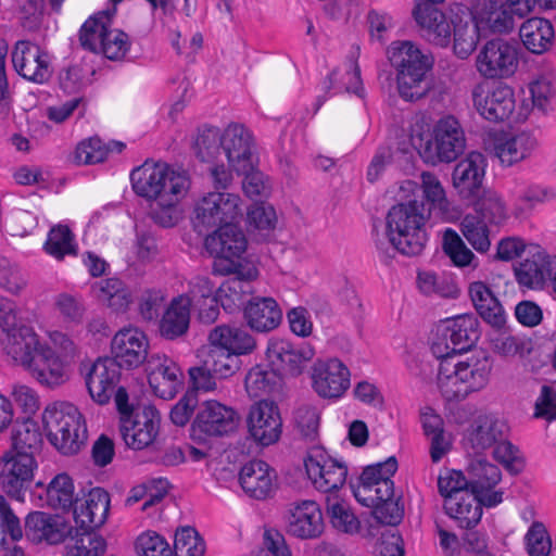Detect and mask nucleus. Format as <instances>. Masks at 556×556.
Here are the masks:
<instances>
[{
  "instance_id": "obj_4",
  "label": "nucleus",
  "mask_w": 556,
  "mask_h": 556,
  "mask_svg": "<svg viewBox=\"0 0 556 556\" xmlns=\"http://www.w3.org/2000/svg\"><path fill=\"white\" fill-rule=\"evenodd\" d=\"M391 64L396 68L397 90L405 101H417L427 96L430 85L426 79L433 60L412 41L393 42L389 50Z\"/></svg>"
},
{
  "instance_id": "obj_55",
  "label": "nucleus",
  "mask_w": 556,
  "mask_h": 556,
  "mask_svg": "<svg viewBox=\"0 0 556 556\" xmlns=\"http://www.w3.org/2000/svg\"><path fill=\"white\" fill-rule=\"evenodd\" d=\"M223 134L214 126H202L198 129L194 141V151L202 162L215 159L222 149Z\"/></svg>"
},
{
  "instance_id": "obj_13",
  "label": "nucleus",
  "mask_w": 556,
  "mask_h": 556,
  "mask_svg": "<svg viewBox=\"0 0 556 556\" xmlns=\"http://www.w3.org/2000/svg\"><path fill=\"white\" fill-rule=\"evenodd\" d=\"M161 427V415L152 405L137 407L134 414L119 418V432L125 444L135 451L151 446Z\"/></svg>"
},
{
  "instance_id": "obj_58",
  "label": "nucleus",
  "mask_w": 556,
  "mask_h": 556,
  "mask_svg": "<svg viewBox=\"0 0 556 556\" xmlns=\"http://www.w3.org/2000/svg\"><path fill=\"white\" fill-rule=\"evenodd\" d=\"M204 553L205 542L194 528L184 527L176 531L174 556H203Z\"/></svg>"
},
{
  "instance_id": "obj_54",
  "label": "nucleus",
  "mask_w": 556,
  "mask_h": 556,
  "mask_svg": "<svg viewBox=\"0 0 556 556\" xmlns=\"http://www.w3.org/2000/svg\"><path fill=\"white\" fill-rule=\"evenodd\" d=\"M45 251L55 260H63L65 255L76 254L74 236L67 226L53 227L45 243Z\"/></svg>"
},
{
  "instance_id": "obj_19",
  "label": "nucleus",
  "mask_w": 556,
  "mask_h": 556,
  "mask_svg": "<svg viewBox=\"0 0 556 556\" xmlns=\"http://www.w3.org/2000/svg\"><path fill=\"white\" fill-rule=\"evenodd\" d=\"M12 63L20 76L35 84H45L52 75L49 54L27 40L15 43Z\"/></svg>"
},
{
  "instance_id": "obj_62",
  "label": "nucleus",
  "mask_w": 556,
  "mask_h": 556,
  "mask_svg": "<svg viewBox=\"0 0 556 556\" xmlns=\"http://www.w3.org/2000/svg\"><path fill=\"white\" fill-rule=\"evenodd\" d=\"M438 489L441 496L448 500L458 493L470 491L468 475L455 469H445L438 478Z\"/></svg>"
},
{
  "instance_id": "obj_44",
  "label": "nucleus",
  "mask_w": 556,
  "mask_h": 556,
  "mask_svg": "<svg viewBox=\"0 0 556 556\" xmlns=\"http://www.w3.org/2000/svg\"><path fill=\"white\" fill-rule=\"evenodd\" d=\"M470 490L485 497L495 492L493 489L502 480L501 469L484 458L471 460L467 467Z\"/></svg>"
},
{
  "instance_id": "obj_10",
  "label": "nucleus",
  "mask_w": 556,
  "mask_h": 556,
  "mask_svg": "<svg viewBox=\"0 0 556 556\" xmlns=\"http://www.w3.org/2000/svg\"><path fill=\"white\" fill-rule=\"evenodd\" d=\"M478 324L473 315H459L447 320L431 345L433 356L459 357L470 350L479 338Z\"/></svg>"
},
{
  "instance_id": "obj_31",
  "label": "nucleus",
  "mask_w": 556,
  "mask_h": 556,
  "mask_svg": "<svg viewBox=\"0 0 556 556\" xmlns=\"http://www.w3.org/2000/svg\"><path fill=\"white\" fill-rule=\"evenodd\" d=\"M109 509V493L101 488H93L84 498L75 501L73 514L76 525L88 532L105 522Z\"/></svg>"
},
{
  "instance_id": "obj_48",
  "label": "nucleus",
  "mask_w": 556,
  "mask_h": 556,
  "mask_svg": "<svg viewBox=\"0 0 556 556\" xmlns=\"http://www.w3.org/2000/svg\"><path fill=\"white\" fill-rule=\"evenodd\" d=\"M97 298L116 312L125 311L131 302V294L118 278H108L93 286Z\"/></svg>"
},
{
  "instance_id": "obj_29",
  "label": "nucleus",
  "mask_w": 556,
  "mask_h": 556,
  "mask_svg": "<svg viewBox=\"0 0 556 556\" xmlns=\"http://www.w3.org/2000/svg\"><path fill=\"white\" fill-rule=\"evenodd\" d=\"M72 527L60 516L33 511L25 519V536L35 544L56 545L71 534Z\"/></svg>"
},
{
  "instance_id": "obj_25",
  "label": "nucleus",
  "mask_w": 556,
  "mask_h": 556,
  "mask_svg": "<svg viewBox=\"0 0 556 556\" xmlns=\"http://www.w3.org/2000/svg\"><path fill=\"white\" fill-rule=\"evenodd\" d=\"M311 377L314 391L324 399H338L350 387V370L338 358L316 362Z\"/></svg>"
},
{
  "instance_id": "obj_42",
  "label": "nucleus",
  "mask_w": 556,
  "mask_h": 556,
  "mask_svg": "<svg viewBox=\"0 0 556 556\" xmlns=\"http://www.w3.org/2000/svg\"><path fill=\"white\" fill-rule=\"evenodd\" d=\"M190 324V301L186 295L175 296L160 321V333L175 340L187 333Z\"/></svg>"
},
{
  "instance_id": "obj_41",
  "label": "nucleus",
  "mask_w": 556,
  "mask_h": 556,
  "mask_svg": "<svg viewBox=\"0 0 556 556\" xmlns=\"http://www.w3.org/2000/svg\"><path fill=\"white\" fill-rule=\"evenodd\" d=\"M211 344H216L235 356L249 354L255 349V340L242 326L220 325L208 334Z\"/></svg>"
},
{
  "instance_id": "obj_21",
  "label": "nucleus",
  "mask_w": 556,
  "mask_h": 556,
  "mask_svg": "<svg viewBox=\"0 0 556 556\" xmlns=\"http://www.w3.org/2000/svg\"><path fill=\"white\" fill-rule=\"evenodd\" d=\"M420 36L432 46L446 48L451 43L454 14L447 16L434 4L418 3L413 11Z\"/></svg>"
},
{
  "instance_id": "obj_50",
  "label": "nucleus",
  "mask_w": 556,
  "mask_h": 556,
  "mask_svg": "<svg viewBox=\"0 0 556 556\" xmlns=\"http://www.w3.org/2000/svg\"><path fill=\"white\" fill-rule=\"evenodd\" d=\"M473 201L477 216L485 224L501 225L507 219V210L500 194L493 190H483Z\"/></svg>"
},
{
  "instance_id": "obj_64",
  "label": "nucleus",
  "mask_w": 556,
  "mask_h": 556,
  "mask_svg": "<svg viewBox=\"0 0 556 556\" xmlns=\"http://www.w3.org/2000/svg\"><path fill=\"white\" fill-rule=\"evenodd\" d=\"M139 556H174V549L167 541L153 531L141 533L136 541Z\"/></svg>"
},
{
  "instance_id": "obj_38",
  "label": "nucleus",
  "mask_w": 556,
  "mask_h": 556,
  "mask_svg": "<svg viewBox=\"0 0 556 556\" xmlns=\"http://www.w3.org/2000/svg\"><path fill=\"white\" fill-rule=\"evenodd\" d=\"M483 35L508 34L515 27L514 12L506 3L498 0H488L473 14Z\"/></svg>"
},
{
  "instance_id": "obj_53",
  "label": "nucleus",
  "mask_w": 556,
  "mask_h": 556,
  "mask_svg": "<svg viewBox=\"0 0 556 556\" xmlns=\"http://www.w3.org/2000/svg\"><path fill=\"white\" fill-rule=\"evenodd\" d=\"M460 231L477 252L485 253L490 250V230L479 216L465 215L460 222Z\"/></svg>"
},
{
  "instance_id": "obj_12",
  "label": "nucleus",
  "mask_w": 556,
  "mask_h": 556,
  "mask_svg": "<svg viewBox=\"0 0 556 556\" xmlns=\"http://www.w3.org/2000/svg\"><path fill=\"white\" fill-rule=\"evenodd\" d=\"M519 64L517 48L503 39L486 41L476 56L477 72L486 79L513 76Z\"/></svg>"
},
{
  "instance_id": "obj_33",
  "label": "nucleus",
  "mask_w": 556,
  "mask_h": 556,
  "mask_svg": "<svg viewBox=\"0 0 556 556\" xmlns=\"http://www.w3.org/2000/svg\"><path fill=\"white\" fill-rule=\"evenodd\" d=\"M539 147L536 137L530 131L502 135L494 140V155L503 166H513L532 155Z\"/></svg>"
},
{
  "instance_id": "obj_9",
  "label": "nucleus",
  "mask_w": 556,
  "mask_h": 556,
  "mask_svg": "<svg viewBox=\"0 0 556 556\" xmlns=\"http://www.w3.org/2000/svg\"><path fill=\"white\" fill-rule=\"evenodd\" d=\"M242 200L236 193L211 191L202 195L193 208L198 231L236 222L242 216Z\"/></svg>"
},
{
  "instance_id": "obj_28",
  "label": "nucleus",
  "mask_w": 556,
  "mask_h": 556,
  "mask_svg": "<svg viewBox=\"0 0 556 556\" xmlns=\"http://www.w3.org/2000/svg\"><path fill=\"white\" fill-rule=\"evenodd\" d=\"M486 161L482 153L470 152L454 167L453 186L464 200H473L483 189Z\"/></svg>"
},
{
  "instance_id": "obj_61",
  "label": "nucleus",
  "mask_w": 556,
  "mask_h": 556,
  "mask_svg": "<svg viewBox=\"0 0 556 556\" xmlns=\"http://www.w3.org/2000/svg\"><path fill=\"white\" fill-rule=\"evenodd\" d=\"M525 541L529 556H551L552 539L542 522L534 521L529 527Z\"/></svg>"
},
{
  "instance_id": "obj_30",
  "label": "nucleus",
  "mask_w": 556,
  "mask_h": 556,
  "mask_svg": "<svg viewBox=\"0 0 556 556\" xmlns=\"http://www.w3.org/2000/svg\"><path fill=\"white\" fill-rule=\"evenodd\" d=\"M121 367L111 357L98 358L86 376L91 399L100 405L108 404L121 378Z\"/></svg>"
},
{
  "instance_id": "obj_37",
  "label": "nucleus",
  "mask_w": 556,
  "mask_h": 556,
  "mask_svg": "<svg viewBox=\"0 0 556 556\" xmlns=\"http://www.w3.org/2000/svg\"><path fill=\"white\" fill-rule=\"evenodd\" d=\"M452 35L454 53L462 60L467 59L476 50L480 37L484 36L477 18L469 12L454 14Z\"/></svg>"
},
{
  "instance_id": "obj_1",
  "label": "nucleus",
  "mask_w": 556,
  "mask_h": 556,
  "mask_svg": "<svg viewBox=\"0 0 556 556\" xmlns=\"http://www.w3.org/2000/svg\"><path fill=\"white\" fill-rule=\"evenodd\" d=\"M439 361L437 387L447 402L464 401L470 393L483 389L492 369L489 357L484 354L467 357H435Z\"/></svg>"
},
{
  "instance_id": "obj_34",
  "label": "nucleus",
  "mask_w": 556,
  "mask_h": 556,
  "mask_svg": "<svg viewBox=\"0 0 556 556\" xmlns=\"http://www.w3.org/2000/svg\"><path fill=\"white\" fill-rule=\"evenodd\" d=\"M239 482L248 496L265 500L275 491L276 472L267 463L254 459L241 468Z\"/></svg>"
},
{
  "instance_id": "obj_46",
  "label": "nucleus",
  "mask_w": 556,
  "mask_h": 556,
  "mask_svg": "<svg viewBox=\"0 0 556 556\" xmlns=\"http://www.w3.org/2000/svg\"><path fill=\"white\" fill-rule=\"evenodd\" d=\"M323 90L325 93L337 94L341 92L354 93L359 98H364L365 89L361 78V68L356 61H351L349 70L341 74L332 71L323 81Z\"/></svg>"
},
{
  "instance_id": "obj_36",
  "label": "nucleus",
  "mask_w": 556,
  "mask_h": 556,
  "mask_svg": "<svg viewBox=\"0 0 556 556\" xmlns=\"http://www.w3.org/2000/svg\"><path fill=\"white\" fill-rule=\"evenodd\" d=\"M468 292L476 311L485 323L496 329L505 326V311L486 283L471 282Z\"/></svg>"
},
{
  "instance_id": "obj_24",
  "label": "nucleus",
  "mask_w": 556,
  "mask_h": 556,
  "mask_svg": "<svg viewBox=\"0 0 556 556\" xmlns=\"http://www.w3.org/2000/svg\"><path fill=\"white\" fill-rule=\"evenodd\" d=\"M266 355L275 370L296 376L314 357L315 350L307 343L296 346L286 339L273 338L268 341Z\"/></svg>"
},
{
  "instance_id": "obj_20",
  "label": "nucleus",
  "mask_w": 556,
  "mask_h": 556,
  "mask_svg": "<svg viewBox=\"0 0 556 556\" xmlns=\"http://www.w3.org/2000/svg\"><path fill=\"white\" fill-rule=\"evenodd\" d=\"M144 371L156 396L170 400L176 395L181 386L182 372L174 359L163 353H151Z\"/></svg>"
},
{
  "instance_id": "obj_2",
  "label": "nucleus",
  "mask_w": 556,
  "mask_h": 556,
  "mask_svg": "<svg viewBox=\"0 0 556 556\" xmlns=\"http://www.w3.org/2000/svg\"><path fill=\"white\" fill-rule=\"evenodd\" d=\"M21 342L12 349L11 356L40 384L53 389L70 379L67 362L51 346L41 345L33 329L23 330Z\"/></svg>"
},
{
  "instance_id": "obj_51",
  "label": "nucleus",
  "mask_w": 556,
  "mask_h": 556,
  "mask_svg": "<svg viewBox=\"0 0 556 556\" xmlns=\"http://www.w3.org/2000/svg\"><path fill=\"white\" fill-rule=\"evenodd\" d=\"M12 448L10 451L29 452L34 455L42 443V435L38 424L26 418L17 421L12 431Z\"/></svg>"
},
{
  "instance_id": "obj_49",
  "label": "nucleus",
  "mask_w": 556,
  "mask_h": 556,
  "mask_svg": "<svg viewBox=\"0 0 556 556\" xmlns=\"http://www.w3.org/2000/svg\"><path fill=\"white\" fill-rule=\"evenodd\" d=\"M73 479L65 472L56 475L46 489V505L53 509L68 510L75 504Z\"/></svg>"
},
{
  "instance_id": "obj_57",
  "label": "nucleus",
  "mask_w": 556,
  "mask_h": 556,
  "mask_svg": "<svg viewBox=\"0 0 556 556\" xmlns=\"http://www.w3.org/2000/svg\"><path fill=\"white\" fill-rule=\"evenodd\" d=\"M202 363L205 365V369L212 370L222 379L235 372L237 368V356L216 344H211Z\"/></svg>"
},
{
  "instance_id": "obj_7",
  "label": "nucleus",
  "mask_w": 556,
  "mask_h": 556,
  "mask_svg": "<svg viewBox=\"0 0 556 556\" xmlns=\"http://www.w3.org/2000/svg\"><path fill=\"white\" fill-rule=\"evenodd\" d=\"M465 148L466 138L460 123L447 115L438 121L432 138L420 146L419 154L426 163L437 165L455 161Z\"/></svg>"
},
{
  "instance_id": "obj_8",
  "label": "nucleus",
  "mask_w": 556,
  "mask_h": 556,
  "mask_svg": "<svg viewBox=\"0 0 556 556\" xmlns=\"http://www.w3.org/2000/svg\"><path fill=\"white\" fill-rule=\"evenodd\" d=\"M206 251L214 256L213 271L216 275H227L238 264H245L242 260L248 241L243 231L235 222L218 227L204 240Z\"/></svg>"
},
{
  "instance_id": "obj_59",
  "label": "nucleus",
  "mask_w": 556,
  "mask_h": 556,
  "mask_svg": "<svg viewBox=\"0 0 556 556\" xmlns=\"http://www.w3.org/2000/svg\"><path fill=\"white\" fill-rule=\"evenodd\" d=\"M104 16H93L88 18L79 30V41L84 49L91 52H99L102 47V39L106 34L109 26Z\"/></svg>"
},
{
  "instance_id": "obj_16",
  "label": "nucleus",
  "mask_w": 556,
  "mask_h": 556,
  "mask_svg": "<svg viewBox=\"0 0 556 556\" xmlns=\"http://www.w3.org/2000/svg\"><path fill=\"white\" fill-rule=\"evenodd\" d=\"M248 431L260 445L268 446L276 443L282 432V419L278 405L274 401L261 400L249 410Z\"/></svg>"
},
{
  "instance_id": "obj_27",
  "label": "nucleus",
  "mask_w": 556,
  "mask_h": 556,
  "mask_svg": "<svg viewBox=\"0 0 556 556\" xmlns=\"http://www.w3.org/2000/svg\"><path fill=\"white\" fill-rule=\"evenodd\" d=\"M508 425L494 415H479L467 428L463 444L472 453H481L493 447L508 434Z\"/></svg>"
},
{
  "instance_id": "obj_22",
  "label": "nucleus",
  "mask_w": 556,
  "mask_h": 556,
  "mask_svg": "<svg viewBox=\"0 0 556 556\" xmlns=\"http://www.w3.org/2000/svg\"><path fill=\"white\" fill-rule=\"evenodd\" d=\"M226 276L230 277L218 287L216 294L222 307L231 313L239 309L253 293L252 281L257 277V269L252 263L238 264Z\"/></svg>"
},
{
  "instance_id": "obj_26",
  "label": "nucleus",
  "mask_w": 556,
  "mask_h": 556,
  "mask_svg": "<svg viewBox=\"0 0 556 556\" xmlns=\"http://www.w3.org/2000/svg\"><path fill=\"white\" fill-rule=\"evenodd\" d=\"M238 424L239 415L232 407L208 400L199 406L193 428L210 437H223L235 431Z\"/></svg>"
},
{
  "instance_id": "obj_63",
  "label": "nucleus",
  "mask_w": 556,
  "mask_h": 556,
  "mask_svg": "<svg viewBox=\"0 0 556 556\" xmlns=\"http://www.w3.org/2000/svg\"><path fill=\"white\" fill-rule=\"evenodd\" d=\"M150 216L153 222L164 228L175 226L181 218L180 201L152 199Z\"/></svg>"
},
{
  "instance_id": "obj_18",
  "label": "nucleus",
  "mask_w": 556,
  "mask_h": 556,
  "mask_svg": "<svg viewBox=\"0 0 556 556\" xmlns=\"http://www.w3.org/2000/svg\"><path fill=\"white\" fill-rule=\"evenodd\" d=\"M149 339L138 328L121 329L112 339L111 351L121 368L135 369L148 363Z\"/></svg>"
},
{
  "instance_id": "obj_43",
  "label": "nucleus",
  "mask_w": 556,
  "mask_h": 556,
  "mask_svg": "<svg viewBox=\"0 0 556 556\" xmlns=\"http://www.w3.org/2000/svg\"><path fill=\"white\" fill-rule=\"evenodd\" d=\"M519 35L523 46L535 54L547 51L554 40V28L549 21L532 17L522 23Z\"/></svg>"
},
{
  "instance_id": "obj_6",
  "label": "nucleus",
  "mask_w": 556,
  "mask_h": 556,
  "mask_svg": "<svg viewBox=\"0 0 556 556\" xmlns=\"http://www.w3.org/2000/svg\"><path fill=\"white\" fill-rule=\"evenodd\" d=\"M50 443L63 455H74L85 445L88 431L79 409L70 402L50 403L42 413Z\"/></svg>"
},
{
  "instance_id": "obj_52",
  "label": "nucleus",
  "mask_w": 556,
  "mask_h": 556,
  "mask_svg": "<svg viewBox=\"0 0 556 556\" xmlns=\"http://www.w3.org/2000/svg\"><path fill=\"white\" fill-rule=\"evenodd\" d=\"M356 501L365 507L375 508L380 503L395 495L394 483L391 479H382L379 482L357 484L353 489Z\"/></svg>"
},
{
  "instance_id": "obj_39",
  "label": "nucleus",
  "mask_w": 556,
  "mask_h": 556,
  "mask_svg": "<svg viewBox=\"0 0 556 556\" xmlns=\"http://www.w3.org/2000/svg\"><path fill=\"white\" fill-rule=\"evenodd\" d=\"M420 187L424 198L429 204V211H434L442 220L455 222L460 217V211L447 199L445 190L437 175L430 172L420 174Z\"/></svg>"
},
{
  "instance_id": "obj_47",
  "label": "nucleus",
  "mask_w": 556,
  "mask_h": 556,
  "mask_svg": "<svg viewBox=\"0 0 556 556\" xmlns=\"http://www.w3.org/2000/svg\"><path fill=\"white\" fill-rule=\"evenodd\" d=\"M7 535L15 543L23 538V529L5 497L0 495V549H3V556H25L23 548L16 544L5 546Z\"/></svg>"
},
{
  "instance_id": "obj_11",
  "label": "nucleus",
  "mask_w": 556,
  "mask_h": 556,
  "mask_svg": "<svg viewBox=\"0 0 556 556\" xmlns=\"http://www.w3.org/2000/svg\"><path fill=\"white\" fill-rule=\"evenodd\" d=\"M1 460L0 485L12 498L24 502L25 493L34 478L37 463L29 452L8 451Z\"/></svg>"
},
{
  "instance_id": "obj_45",
  "label": "nucleus",
  "mask_w": 556,
  "mask_h": 556,
  "mask_svg": "<svg viewBox=\"0 0 556 556\" xmlns=\"http://www.w3.org/2000/svg\"><path fill=\"white\" fill-rule=\"evenodd\" d=\"M24 329L31 328L18 324L15 303L0 295V330L3 336L0 340L9 355L13 354L15 345L22 343Z\"/></svg>"
},
{
  "instance_id": "obj_23",
  "label": "nucleus",
  "mask_w": 556,
  "mask_h": 556,
  "mask_svg": "<svg viewBox=\"0 0 556 556\" xmlns=\"http://www.w3.org/2000/svg\"><path fill=\"white\" fill-rule=\"evenodd\" d=\"M222 149L235 172H247L257 161L253 136L242 124L231 123L223 132Z\"/></svg>"
},
{
  "instance_id": "obj_40",
  "label": "nucleus",
  "mask_w": 556,
  "mask_h": 556,
  "mask_svg": "<svg viewBox=\"0 0 556 556\" xmlns=\"http://www.w3.org/2000/svg\"><path fill=\"white\" fill-rule=\"evenodd\" d=\"M244 319L249 327L258 332H267L281 321L282 313L273 298H254L244 308Z\"/></svg>"
},
{
  "instance_id": "obj_17",
  "label": "nucleus",
  "mask_w": 556,
  "mask_h": 556,
  "mask_svg": "<svg viewBox=\"0 0 556 556\" xmlns=\"http://www.w3.org/2000/svg\"><path fill=\"white\" fill-rule=\"evenodd\" d=\"M304 465L308 479L320 492L338 490L345 482L346 465L328 456L323 450L314 448L305 458Z\"/></svg>"
},
{
  "instance_id": "obj_32",
  "label": "nucleus",
  "mask_w": 556,
  "mask_h": 556,
  "mask_svg": "<svg viewBox=\"0 0 556 556\" xmlns=\"http://www.w3.org/2000/svg\"><path fill=\"white\" fill-rule=\"evenodd\" d=\"M288 532L299 539L312 540L324 531V518L319 505L314 501L293 504L289 510Z\"/></svg>"
},
{
  "instance_id": "obj_14",
  "label": "nucleus",
  "mask_w": 556,
  "mask_h": 556,
  "mask_svg": "<svg viewBox=\"0 0 556 556\" xmlns=\"http://www.w3.org/2000/svg\"><path fill=\"white\" fill-rule=\"evenodd\" d=\"M471 100L484 119L495 123L508 119L516 108L515 92L507 85L492 87L488 81H480L471 89Z\"/></svg>"
},
{
  "instance_id": "obj_35",
  "label": "nucleus",
  "mask_w": 556,
  "mask_h": 556,
  "mask_svg": "<svg viewBox=\"0 0 556 556\" xmlns=\"http://www.w3.org/2000/svg\"><path fill=\"white\" fill-rule=\"evenodd\" d=\"M528 257L515 267V278L520 286L530 289L544 287L549 273V263L554 255L547 254L541 247L530 244Z\"/></svg>"
},
{
  "instance_id": "obj_3",
  "label": "nucleus",
  "mask_w": 556,
  "mask_h": 556,
  "mask_svg": "<svg viewBox=\"0 0 556 556\" xmlns=\"http://www.w3.org/2000/svg\"><path fill=\"white\" fill-rule=\"evenodd\" d=\"M429 212L416 200L393 205L387 215V235L400 253L415 256L422 252L428 240L426 222Z\"/></svg>"
},
{
  "instance_id": "obj_15",
  "label": "nucleus",
  "mask_w": 556,
  "mask_h": 556,
  "mask_svg": "<svg viewBox=\"0 0 556 556\" xmlns=\"http://www.w3.org/2000/svg\"><path fill=\"white\" fill-rule=\"evenodd\" d=\"M459 494L445 500L444 509L446 515L462 529L475 528L480 522L483 506L494 507L503 501V492H493L485 497L471 490Z\"/></svg>"
},
{
  "instance_id": "obj_5",
  "label": "nucleus",
  "mask_w": 556,
  "mask_h": 556,
  "mask_svg": "<svg viewBox=\"0 0 556 556\" xmlns=\"http://www.w3.org/2000/svg\"><path fill=\"white\" fill-rule=\"evenodd\" d=\"M130 181L135 192L148 200L181 201L191 186L186 170L160 162H144L131 172Z\"/></svg>"
},
{
  "instance_id": "obj_56",
  "label": "nucleus",
  "mask_w": 556,
  "mask_h": 556,
  "mask_svg": "<svg viewBox=\"0 0 556 556\" xmlns=\"http://www.w3.org/2000/svg\"><path fill=\"white\" fill-rule=\"evenodd\" d=\"M327 515L334 529L344 533H353L358 530L359 522L348 503L337 497L327 498Z\"/></svg>"
},
{
  "instance_id": "obj_60",
  "label": "nucleus",
  "mask_w": 556,
  "mask_h": 556,
  "mask_svg": "<svg viewBox=\"0 0 556 556\" xmlns=\"http://www.w3.org/2000/svg\"><path fill=\"white\" fill-rule=\"evenodd\" d=\"M443 251L457 267L468 266L475 260V254L452 228H447L443 233Z\"/></svg>"
}]
</instances>
